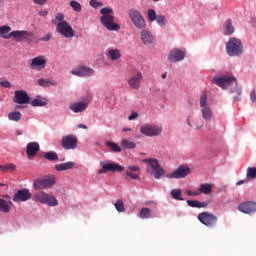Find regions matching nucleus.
<instances>
[{
  "label": "nucleus",
  "instance_id": "38",
  "mask_svg": "<svg viewBox=\"0 0 256 256\" xmlns=\"http://www.w3.org/2000/svg\"><path fill=\"white\" fill-rule=\"evenodd\" d=\"M21 117H23V115L19 111L10 112L8 114L9 121H21Z\"/></svg>",
  "mask_w": 256,
  "mask_h": 256
},
{
  "label": "nucleus",
  "instance_id": "30",
  "mask_svg": "<svg viewBox=\"0 0 256 256\" xmlns=\"http://www.w3.org/2000/svg\"><path fill=\"white\" fill-rule=\"evenodd\" d=\"M107 57L110 61H119L121 59V50L119 49H108Z\"/></svg>",
  "mask_w": 256,
  "mask_h": 256
},
{
  "label": "nucleus",
  "instance_id": "41",
  "mask_svg": "<svg viewBox=\"0 0 256 256\" xmlns=\"http://www.w3.org/2000/svg\"><path fill=\"white\" fill-rule=\"evenodd\" d=\"M70 7L75 11V13H81L83 11V6H81V3L72 0L70 1Z\"/></svg>",
  "mask_w": 256,
  "mask_h": 256
},
{
  "label": "nucleus",
  "instance_id": "7",
  "mask_svg": "<svg viewBox=\"0 0 256 256\" xmlns=\"http://www.w3.org/2000/svg\"><path fill=\"white\" fill-rule=\"evenodd\" d=\"M34 199L35 201H38V203L48 205L49 207H57L59 205V202L55 196L43 191L35 194Z\"/></svg>",
  "mask_w": 256,
  "mask_h": 256
},
{
  "label": "nucleus",
  "instance_id": "57",
  "mask_svg": "<svg viewBox=\"0 0 256 256\" xmlns=\"http://www.w3.org/2000/svg\"><path fill=\"white\" fill-rule=\"evenodd\" d=\"M250 99L253 103L256 101V94H255V89H252L250 92Z\"/></svg>",
  "mask_w": 256,
  "mask_h": 256
},
{
  "label": "nucleus",
  "instance_id": "53",
  "mask_svg": "<svg viewBox=\"0 0 256 256\" xmlns=\"http://www.w3.org/2000/svg\"><path fill=\"white\" fill-rule=\"evenodd\" d=\"M56 21H59V23H67V21H65V15L62 13L56 14Z\"/></svg>",
  "mask_w": 256,
  "mask_h": 256
},
{
  "label": "nucleus",
  "instance_id": "11",
  "mask_svg": "<svg viewBox=\"0 0 256 256\" xmlns=\"http://www.w3.org/2000/svg\"><path fill=\"white\" fill-rule=\"evenodd\" d=\"M198 220L206 227H215V225H217V216L209 212H202L198 214Z\"/></svg>",
  "mask_w": 256,
  "mask_h": 256
},
{
  "label": "nucleus",
  "instance_id": "35",
  "mask_svg": "<svg viewBox=\"0 0 256 256\" xmlns=\"http://www.w3.org/2000/svg\"><path fill=\"white\" fill-rule=\"evenodd\" d=\"M10 32H11L10 26H0V37H2V39H10V37H12Z\"/></svg>",
  "mask_w": 256,
  "mask_h": 256
},
{
  "label": "nucleus",
  "instance_id": "54",
  "mask_svg": "<svg viewBox=\"0 0 256 256\" xmlns=\"http://www.w3.org/2000/svg\"><path fill=\"white\" fill-rule=\"evenodd\" d=\"M127 177H130L133 180L139 179V174H135L133 172H129V170L126 171Z\"/></svg>",
  "mask_w": 256,
  "mask_h": 256
},
{
  "label": "nucleus",
  "instance_id": "52",
  "mask_svg": "<svg viewBox=\"0 0 256 256\" xmlns=\"http://www.w3.org/2000/svg\"><path fill=\"white\" fill-rule=\"evenodd\" d=\"M128 169H129L130 173H137V172L141 171V167H139L137 165L128 166Z\"/></svg>",
  "mask_w": 256,
  "mask_h": 256
},
{
  "label": "nucleus",
  "instance_id": "46",
  "mask_svg": "<svg viewBox=\"0 0 256 256\" xmlns=\"http://www.w3.org/2000/svg\"><path fill=\"white\" fill-rule=\"evenodd\" d=\"M247 179H256V167H249L246 174Z\"/></svg>",
  "mask_w": 256,
  "mask_h": 256
},
{
  "label": "nucleus",
  "instance_id": "44",
  "mask_svg": "<svg viewBox=\"0 0 256 256\" xmlns=\"http://www.w3.org/2000/svg\"><path fill=\"white\" fill-rule=\"evenodd\" d=\"M147 15H148V21H150V23H153V21H156L157 17L159 16L157 15V12L154 9H148Z\"/></svg>",
  "mask_w": 256,
  "mask_h": 256
},
{
  "label": "nucleus",
  "instance_id": "27",
  "mask_svg": "<svg viewBox=\"0 0 256 256\" xmlns=\"http://www.w3.org/2000/svg\"><path fill=\"white\" fill-rule=\"evenodd\" d=\"M187 125H189L191 129H201V127H203V121L194 116H189L187 118Z\"/></svg>",
  "mask_w": 256,
  "mask_h": 256
},
{
  "label": "nucleus",
  "instance_id": "31",
  "mask_svg": "<svg viewBox=\"0 0 256 256\" xmlns=\"http://www.w3.org/2000/svg\"><path fill=\"white\" fill-rule=\"evenodd\" d=\"M73 167H75L74 162H66V163L56 164L54 166L55 170L58 172L69 171V169H73Z\"/></svg>",
  "mask_w": 256,
  "mask_h": 256
},
{
  "label": "nucleus",
  "instance_id": "2",
  "mask_svg": "<svg viewBox=\"0 0 256 256\" xmlns=\"http://www.w3.org/2000/svg\"><path fill=\"white\" fill-rule=\"evenodd\" d=\"M142 162L147 163L146 173L149 175H153L156 179H161L163 175H165V169L159 165V161L155 158H146L143 159Z\"/></svg>",
  "mask_w": 256,
  "mask_h": 256
},
{
  "label": "nucleus",
  "instance_id": "15",
  "mask_svg": "<svg viewBox=\"0 0 256 256\" xmlns=\"http://www.w3.org/2000/svg\"><path fill=\"white\" fill-rule=\"evenodd\" d=\"M238 211L245 213V215H253L256 213V202L246 201L238 205Z\"/></svg>",
  "mask_w": 256,
  "mask_h": 256
},
{
  "label": "nucleus",
  "instance_id": "10",
  "mask_svg": "<svg viewBox=\"0 0 256 256\" xmlns=\"http://www.w3.org/2000/svg\"><path fill=\"white\" fill-rule=\"evenodd\" d=\"M163 129L155 124H144L140 127V133L146 137H157Z\"/></svg>",
  "mask_w": 256,
  "mask_h": 256
},
{
  "label": "nucleus",
  "instance_id": "56",
  "mask_svg": "<svg viewBox=\"0 0 256 256\" xmlns=\"http://www.w3.org/2000/svg\"><path fill=\"white\" fill-rule=\"evenodd\" d=\"M39 41H45V42L51 41V34L50 33L46 34L44 37L40 38Z\"/></svg>",
  "mask_w": 256,
  "mask_h": 256
},
{
  "label": "nucleus",
  "instance_id": "45",
  "mask_svg": "<svg viewBox=\"0 0 256 256\" xmlns=\"http://www.w3.org/2000/svg\"><path fill=\"white\" fill-rule=\"evenodd\" d=\"M114 206L118 213H125V203H123L121 200H117Z\"/></svg>",
  "mask_w": 256,
  "mask_h": 256
},
{
  "label": "nucleus",
  "instance_id": "24",
  "mask_svg": "<svg viewBox=\"0 0 256 256\" xmlns=\"http://www.w3.org/2000/svg\"><path fill=\"white\" fill-rule=\"evenodd\" d=\"M39 149H41V147L37 142H29L26 146V155L28 159H33V157L39 153Z\"/></svg>",
  "mask_w": 256,
  "mask_h": 256
},
{
  "label": "nucleus",
  "instance_id": "3",
  "mask_svg": "<svg viewBox=\"0 0 256 256\" xmlns=\"http://www.w3.org/2000/svg\"><path fill=\"white\" fill-rule=\"evenodd\" d=\"M142 162L147 163L146 173L149 175H153L156 179H161L163 175H165V169L159 165V161L155 158H146L143 159Z\"/></svg>",
  "mask_w": 256,
  "mask_h": 256
},
{
  "label": "nucleus",
  "instance_id": "48",
  "mask_svg": "<svg viewBox=\"0 0 256 256\" xmlns=\"http://www.w3.org/2000/svg\"><path fill=\"white\" fill-rule=\"evenodd\" d=\"M38 85L40 87H49L50 85H55V83L51 82V81H47L45 79H39L38 80Z\"/></svg>",
  "mask_w": 256,
  "mask_h": 256
},
{
  "label": "nucleus",
  "instance_id": "23",
  "mask_svg": "<svg viewBox=\"0 0 256 256\" xmlns=\"http://www.w3.org/2000/svg\"><path fill=\"white\" fill-rule=\"evenodd\" d=\"M185 55V51L179 48H174L168 55V61H171V63L183 61L185 59Z\"/></svg>",
  "mask_w": 256,
  "mask_h": 256
},
{
  "label": "nucleus",
  "instance_id": "12",
  "mask_svg": "<svg viewBox=\"0 0 256 256\" xmlns=\"http://www.w3.org/2000/svg\"><path fill=\"white\" fill-rule=\"evenodd\" d=\"M12 35L13 39L17 41V43H21L23 41H27L28 43H31L33 41V33L25 30H15L10 33Z\"/></svg>",
  "mask_w": 256,
  "mask_h": 256
},
{
  "label": "nucleus",
  "instance_id": "59",
  "mask_svg": "<svg viewBox=\"0 0 256 256\" xmlns=\"http://www.w3.org/2000/svg\"><path fill=\"white\" fill-rule=\"evenodd\" d=\"M137 117H139V114H137V112H132L128 119L129 121H133L134 119H137Z\"/></svg>",
  "mask_w": 256,
  "mask_h": 256
},
{
  "label": "nucleus",
  "instance_id": "49",
  "mask_svg": "<svg viewBox=\"0 0 256 256\" xmlns=\"http://www.w3.org/2000/svg\"><path fill=\"white\" fill-rule=\"evenodd\" d=\"M15 169H17V166H15V164L4 165V173H13Z\"/></svg>",
  "mask_w": 256,
  "mask_h": 256
},
{
  "label": "nucleus",
  "instance_id": "26",
  "mask_svg": "<svg viewBox=\"0 0 256 256\" xmlns=\"http://www.w3.org/2000/svg\"><path fill=\"white\" fill-rule=\"evenodd\" d=\"M87 107H89V104L87 102H78L71 104L69 106V109L70 111H73V113H83V111H85Z\"/></svg>",
  "mask_w": 256,
  "mask_h": 256
},
{
  "label": "nucleus",
  "instance_id": "63",
  "mask_svg": "<svg viewBox=\"0 0 256 256\" xmlns=\"http://www.w3.org/2000/svg\"><path fill=\"white\" fill-rule=\"evenodd\" d=\"M243 183H245V181L240 180V181H238V182L236 183V185H243Z\"/></svg>",
  "mask_w": 256,
  "mask_h": 256
},
{
  "label": "nucleus",
  "instance_id": "51",
  "mask_svg": "<svg viewBox=\"0 0 256 256\" xmlns=\"http://www.w3.org/2000/svg\"><path fill=\"white\" fill-rule=\"evenodd\" d=\"M90 6L97 9L98 7H103V3L97 2V0H90Z\"/></svg>",
  "mask_w": 256,
  "mask_h": 256
},
{
  "label": "nucleus",
  "instance_id": "33",
  "mask_svg": "<svg viewBox=\"0 0 256 256\" xmlns=\"http://www.w3.org/2000/svg\"><path fill=\"white\" fill-rule=\"evenodd\" d=\"M30 105H32V107H45V105H47V99L37 96V98L30 102Z\"/></svg>",
  "mask_w": 256,
  "mask_h": 256
},
{
  "label": "nucleus",
  "instance_id": "21",
  "mask_svg": "<svg viewBox=\"0 0 256 256\" xmlns=\"http://www.w3.org/2000/svg\"><path fill=\"white\" fill-rule=\"evenodd\" d=\"M29 94L25 90H16L14 92L13 102L18 103V105H25L29 103Z\"/></svg>",
  "mask_w": 256,
  "mask_h": 256
},
{
  "label": "nucleus",
  "instance_id": "28",
  "mask_svg": "<svg viewBox=\"0 0 256 256\" xmlns=\"http://www.w3.org/2000/svg\"><path fill=\"white\" fill-rule=\"evenodd\" d=\"M209 203H211L209 200H206L204 202H199V200H187V205L189 207L197 209H205V207L209 206Z\"/></svg>",
  "mask_w": 256,
  "mask_h": 256
},
{
  "label": "nucleus",
  "instance_id": "13",
  "mask_svg": "<svg viewBox=\"0 0 256 256\" xmlns=\"http://www.w3.org/2000/svg\"><path fill=\"white\" fill-rule=\"evenodd\" d=\"M236 81H237V78H235V76H226V75L214 77L213 79V83H215V85H218V87H221L222 89H227L229 85H231L232 83H235Z\"/></svg>",
  "mask_w": 256,
  "mask_h": 256
},
{
  "label": "nucleus",
  "instance_id": "47",
  "mask_svg": "<svg viewBox=\"0 0 256 256\" xmlns=\"http://www.w3.org/2000/svg\"><path fill=\"white\" fill-rule=\"evenodd\" d=\"M155 21L160 27H165V25H167V18L165 15H158Z\"/></svg>",
  "mask_w": 256,
  "mask_h": 256
},
{
  "label": "nucleus",
  "instance_id": "32",
  "mask_svg": "<svg viewBox=\"0 0 256 256\" xmlns=\"http://www.w3.org/2000/svg\"><path fill=\"white\" fill-rule=\"evenodd\" d=\"M213 191V186L209 183L201 184L198 188V193H203L204 195H209Z\"/></svg>",
  "mask_w": 256,
  "mask_h": 256
},
{
  "label": "nucleus",
  "instance_id": "61",
  "mask_svg": "<svg viewBox=\"0 0 256 256\" xmlns=\"http://www.w3.org/2000/svg\"><path fill=\"white\" fill-rule=\"evenodd\" d=\"M78 129H87V125L85 124H79Z\"/></svg>",
  "mask_w": 256,
  "mask_h": 256
},
{
  "label": "nucleus",
  "instance_id": "64",
  "mask_svg": "<svg viewBox=\"0 0 256 256\" xmlns=\"http://www.w3.org/2000/svg\"><path fill=\"white\" fill-rule=\"evenodd\" d=\"M124 132L131 131V128H123Z\"/></svg>",
  "mask_w": 256,
  "mask_h": 256
},
{
  "label": "nucleus",
  "instance_id": "60",
  "mask_svg": "<svg viewBox=\"0 0 256 256\" xmlns=\"http://www.w3.org/2000/svg\"><path fill=\"white\" fill-rule=\"evenodd\" d=\"M47 14H48V12L45 11V10H41V11L39 12L40 17H46Z\"/></svg>",
  "mask_w": 256,
  "mask_h": 256
},
{
  "label": "nucleus",
  "instance_id": "5",
  "mask_svg": "<svg viewBox=\"0 0 256 256\" xmlns=\"http://www.w3.org/2000/svg\"><path fill=\"white\" fill-rule=\"evenodd\" d=\"M57 183V178L55 176H46L44 178H38L33 182V188L35 191L41 189H51Z\"/></svg>",
  "mask_w": 256,
  "mask_h": 256
},
{
  "label": "nucleus",
  "instance_id": "29",
  "mask_svg": "<svg viewBox=\"0 0 256 256\" xmlns=\"http://www.w3.org/2000/svg\"><path fill=\"white\" fill-rule=\"evenodd\" d=\"M13 208V202L0 198V213H9Z\"/></svg>",
  "mask_w": 256,
  "mask_h": 256
},
{
  "label": "nucleus",
  "instance_id": "8",
  "mask_svg": "<svg viewBox=\"0 0 256 256\" xmlns=\"http://www.w3.org/2000/svg\"><path fill=\"white\" fill-rule=\"evenodd\" d=\"M131 22L137 29H145L147 27V23L145 22V18L139 10L137 9H130L128 13Z\"/></svg>",
  "mask_w": 256,
  "mask_h": 256
},
{
  "label": "nucleus",
  "instance_id": "58",
  "mask_svg": "<svg viewBox=\"0 0 256 256\" xmlns=\"http://www.w3.org/2000/svg\"><path fill=\"white\" fill-rule=\"evenodd\" d=\"M33 3H35V5H46L47 0H33Z\"/></svg>",
  "mask_w": 256,
  "mask_h": 256
},
{
  "label": "nucleus",
  "instance_id": "20",
  "mask_svg": "<svg viewBox=\"0 0 256 256\" xmlns=\"http://www.w3.org/2000/svg\"><path fill=\"white\" fill-rule=\"evenodd\" d=\"M31 69L34 71H41L47 67V58L45 56H37L31 60Z\"/></svg>",
  "mask_w": 256,
  "mask_h": 256
},
{
  "label": "nucleus",
  "instance_id": "34",
  "mask_svg": "<svg viewBox=\"0 0 256 256\" xmlns=\"http://www.w3.org/2000/svg\"><path fill=\"white\" fill-rule=\"evenodd\" d=\"M170 195L172 199H175V201H185V198H183V192L181 189H172L170 191Z\"/></svg>",
  "mask_w": 256,
  "mask_h": 256
},
{
  "label": "nucleus",
  "instance_id": "4",
  "mask_svg": "<svg viewBox=\"0 0 256 256\" xmlns=\"http://www.w3.org/2000/svg\"><path fill=\"white\" fill-rule=\"evenodd\" d=\"M226 51L230 57H239L243 53V44L238 38H231L226 44Z\"/></svg>",
  "mask_w": 256,
  "mask_h": 256
},
{
  "label": "nucleus",
  "instance_id": "18",
  "mask_svg": "<svg viewBox=\"0 0 256 256\" xmlns=\"http://www.w3.org/2000/svg\"><path fill=\"white\" fill-rule=\"evenodd\" d=\"M31 197H32V194L29 191V189L23 188V189L18 190L14 194L12 201H14V203H22L25 201H29V199H31Z\"/></svg>",
  "mask_w": 256,
  "mask_h": 256
},
{
  "label": "nucleus",
  "instance_id": "16",
  "mask_svg": "<svg viewBox=\"0 0 256 256\" xmlns=\"http://www.w3.org/2000/svg\"><path fill=\"white\" fill-rule=\"evenodd\" d=\"M141 81H143V73L141 71H137L128 79V85L130 88L137 91L141 89Z\"/></svg>",
  "mask_w": 256,
  "mask_h": 256
},
{
  "label": "nucleus",
  "instance_id": "9",
  "mask_svg": "<svg viewBox=\"0 0 256 256\" xmlns=\"http://www.w3.org/2000/svg\"><path fill=\"white\" fill-rule=\"evenodd\" d=\"M56 31L65 39H73L75 37V30L69 25V22H58L56 25Z\"/></svg>",
  "mask_w": 256,
  "mask_h": 256
},
{
  "label": "nucleus",
  "instance_id": "50",
  "mask_svg": "<svg viewBox=\"0 0 256 256\" xmlns=\"http://www.w3.org/2000/svg\"><path fill=\"white\" fill-rule=\"evenodd\" d=\"M0 87H3L4 89H11L12 84L8 80H0Z\"/></svg>",
  "mask_w": 256,
  "mask_h": 256
},
{
  "label": "nucleus",
  "instance_id": "39",
  "mask_svg": "<svg viewBox=\"0 0 256 256\" xmlns=\"http://www.w3.org/2000/svg\"><path fill=\"white\" fill-rule=\"evenodd\" d=\"M106 147H109L114 153H121V147L115 142L107 141Z\"/></svg>",
  "mask_w": 256,
  "mask_h": 256
},
{
  "label": "nucleus",
  "instance_id": "1",
  "mask_svg": "<svg viewBox=\"0 0 256 256\" xmlns=\"http://www.w3.org/2000/svg\"><path fill=\"white\" fill-rule=\"evenodd\" d=\"M100 13L102 15L100 18V21L108 31H119V29H121V26L115 23V17L113 16L112 8H109V7L102 8L100 10Z\"/></svg>",
  "mask_w": 256,
  "mask_h": 256
},
{
  "label": "nucleus",
  "instance_id": "43",
  "mask_svg": "<svg viewBox=\"0 0 256 256\" xmlns=\"http://www.w3.org/2000/svg\"><path fill=\"white\" fill-rule=\"evenodd\" d=\"M140 219H150L151 217V209L142 208L139 212Z\"/></svg>",
  "mask_w": 256,
  "mask_h": 256
},
{
  "label": "nucleus",
  "instance_id": "22",
  "mask_svg": "<svg viewBox=\"0 0 256 256\" xmlns=\"http://www.w3.org/2000/svg\"><path fill=\"white\" fill-rule=\"evenodd\" d=\"M71 73L76 77H91L92 75H94L95 70L87 66H79L76 69L72 70Z\"/></svg>",
  "mask_w": 256,
  "mask_h": 256
},
{
  "label": "nucleus",
  "instance_id": "36",
  "mask_svg": "<svg viewBox=\"0 0 256 256\" xmlns=\"http://www.w3.org/2000/svg\"><path fill=\"white\" fill-rule=\"evenodd\" d=\"M121 147H123V149H135V147H137V144L131 140L122 139Z\"/></svg>",
  "mask_w": 256,
  "mask_h": 256
},
{
  "label": "nucleus",
  "instance_id": "17",
  "mask_svg": "<svg viewBox=\"0 0 256 256\" xmlns=\"http://www.w3.org/2000/svg\"><path fill=\"white\" fill-rule=\"evenodd\" d=\"M191 173V168L188 166H179L173 173L168 175L169 179H185Z\"/></svg>",
  "mask_w": 256,
  "mask_h": 256
},
{
  "label": "nucleus",
  "instance_id": "42",
  "mask_svg": "<svg viewBox=\"0 0 256 256\" xmlns=\"http://www.w3.org/2000/svg\"><path fill=\"white\" fill-rule=\"evenodd\" d=\"M231 93H236V96H234L235 101H241V94L243 93V89L241 87L236 85L231 89Z\"/></svg>",
  "mask_w": 256,
  "mask_h": 256
},
{
  "label": "nucleus",
  "instance_id": "62",
  "mask_svg": "<svg viewBox=\"0 0 256 256\" xmlns=\"http://www.w3.org/2000/svg\"><path fill=\"white\" fill-rule=\"evenodd\" d=\"M0 171H1L2 173H5V165H0Z\"/></svg>",
  "mask_w": 256,
  "mask_h": 256
},
{
  "label": "nucleus",
  "instance_id": "37",
  "mask_svg": "<svg viewBox=\"0 0 256 256\" xmlns=\"http://www.w3.org/2000/svg\"><path fill=\"white\" fill-rule=\"evenodd\" d=\"M44 158L47 159V161H59V155H57L55 151L46 152Z\"/></svg>",
  "mask_w": 256,
  "mask_h": 256
},
{
  "label": "nucleus",
  "instance_id": "14",
  "mask_svg": "<svg viewBox=\"0 0 256 256\" xmlns=\"http://www.w3.org/2000/svg\"><path fill=\"white\" fill-rule=\"evenodd\" d=\"M77 143H78L77 136L73 134H69L62 137L61 145L63 149H65L66 151L77 149Z\"/></svg>",
  "mask_w": 256,
  "mask_h": 256
},
{
  "label": "nucleus",
  "instance_id": "40",
  "mask_svg": "<svg viewBox=\"0 0 256 256\" xmlns=\"http://www.w3.org/2000/svg\"><path fill=\"white\" fill-rule=\"evenodd\" d=\"M233 33H235V27H233L231 20H227L225 26V35H233Z\"/></svg>",
  "mask_w": 256,
  "mask_h": 256
},
{
  "label": "nucleus",
  "instance_id": "6",
  "mask_svg": "<svg viewBox=\"0 0 256 256\" xmlns=\"http://www.w3.org/2000/svg\"><path fill=\"white\" fill-rule=\"evenodd\" d=\"M199 105L202 113V119H204V121H211L213 111L211 110V106H209V102L207 101V92L201 94Z\"/></svg>",
  "mask_w": 256,
  "mask_h": 256
},
{
  "label": "nucleus",
  "instance_id": "19",
  "mask_svg": "<svg viewBox=\"0 0 256 256\" xmlns=\"http://www.w3.org/2000/svg\"><path fill=\"white\" fill-rule=\"evenodd\" d=\"M108 171H112V173H121L122 171H125V168L117 163L102 164V168L98 171V174L103 175V173H108Z\"/></svg>",
  "mask_w": 256,
  "mask_h": 256
},
{
  "label": "nucleus",
  "instance_id": "55",
  "mask_svg": "<svg viewBox=\"0 0 256 256\" xmlns=\"http://www.w3.org/2000/svg\"><path fill=\"white\" fill-rule=\"evenodd\" d=\"M186 193L189 197H197V195H200L199 189L197 191L187 190Z\"/></svg>",
  "mask_w": 256,
  "mask_h": 256
},
{
  "label": "nucleus",
  "instance_id": "25",
  "mask_svg": "<svg viewBox=\"0 0 256 256\" xmlns=\"http://www.w3.org/2000/svg\"><path fill=\"white\" fill-rule=\"evenodd\" d=\"M140 39L144 45H153L155 43V37L149 30H142L140 33Z\"/></svg>",
  "mask_w": 256,
  "mask_h": 256
}]
</instances>
